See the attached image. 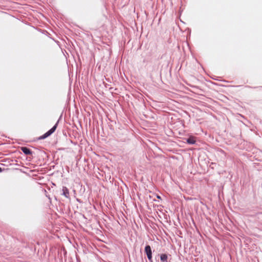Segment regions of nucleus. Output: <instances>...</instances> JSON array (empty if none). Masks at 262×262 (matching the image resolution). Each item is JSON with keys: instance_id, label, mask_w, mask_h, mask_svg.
<instances>
[{"instance_id": "1", "label": "nucleus", "mask_w": 262, "mask_h": 262, "mask_svg": "<svg viewBox=\"0 0 262 262\" xmlns=\"http://www.w3.org/2000/svg\"><path fill=\"white\" fill-rule=\"evenodd\" d=\"M58 123V121L49 130H48L47 133L44 134L43 135L39 137L38 138V140L45 139L47 138V137H48L49 136H50L51 134H52L55 131V130L57 127Z\"/></svg>"}, {"instance_id": "2", "label": "nucleus", "mask_w": 262, "mask_h": 262, "mask_svg": "<svg viewBox=\"0 0 262 262\" xmlns=\"http://www.w3.org/2000/svg\"><path fill=\"white\" fill-rule=\"evenodd\" d=\"M62 195H64L66 198H70L69 190L68 188L66 186L62 187Z\"/></svg>"}, {"instance_id": "3", "label": "nucleus", "mask_w": 262, "mask_h": 262, "mask_svg": "<svg viewBox=\"0 0 262 262\" xmlns=\"http://www.w3.org/2000/svg\"><path fill=\"white\" fill-rule=\"evenodd\" d=\"M145 252L147 255V257H149L152 256V251L149 245H146L145 247Z\"/></svg>"}, {"instance_id": "4", "label": "nucleus", "mask_w": 262, "mask_h": 262, "mask_svg": "<svg viewBox=\"0 0 262 262\" xmlns=\"http://www.w3.org/2000/svg\"><path fill=\"white\" fill-rule=\"evenodd\" d=\"M21 150L26 155H30L32 154V151L29 148L25 146L21 147Z\"/></svg>"}, {"instance_id": "5", "label": "nucleus", "mask_w": 262, "mask_h": 262, "mask_svg": "<svg viewBox=\"0 0 262 262\" xmlns=\"http://www.w3.org/2000/svg\"><path fill=\"white\" fill-rule=\"evenodd\" d=\"M187 143L189 144H194L195 143L196 141L195 140L194 137H190L187 139Z\"/></svg>"}, {"instance_id": "6", "label": "nucleus", "mask_w": 262, "mask_h": 262, "mask_svg": "<svg viewBox=\"0 0 262 262\" xmlns=\"http://www.w3.org/2000/svg\"><path fill=\"white\" fill-rule=\"evenodd\" d=\"M160 260L161 262H167L168 256L166 254H162L160 255Z\"/></svg>"}, {"instance_id": "7", "label": "nucleus", "mask_w": 262, "mask_h": 262, "mask_svg": "<svg viewBox=\"0 0 262 262\" xmlns=\"http://www.w3.org/2000/svg\"><path fill=\"white\" fill-rule=\"evenodd\" d=\"M148 259L149 260V262H153L152 259V256L149 257H147Z\"/></svg>"}, {"instance_id": "8", "label": "nucleus", "mask_w": 262, "mask_h": 262, "mask_svg": "<svg viewBox=\"0 0 262 262\" xmlns=\"http://www.w3.org/2000/svg\"><path fill=\"white\" fill-rule=\"evenodd\" d=\"M193 88H194V89H199L198 86H193Z\"/></svg>"}, {"instance_id": "9", "label": "nucleus", "mask_w": 262, "mask_h": 262, "mask_svg": "<svg viewBox=\"0 0 262 262\" xmlns=\"http://www.w3.org/2000/svg\"><path fill=\"white\" fill-rule=\"evenodd\" d=\"M2 171V168L0 167V172Z\"/></svg>"}, {"instance_id": "10", "label": "nucleus", "mask_w": 262, "mask_h": 262, "mask_svg": "<svg viewBox=\"0 0 262 262\" xmlns=\"http://www.w3.org/2000/svg\"><path fill=\"white\" fill-rule=\"evenodd\" d=\"M157 198H158V199H160V198H161V197H160V196H157Z\"/></svg>"}]
</instances>
